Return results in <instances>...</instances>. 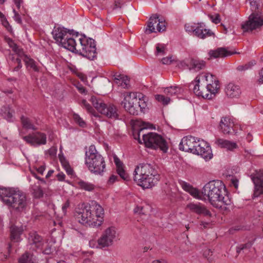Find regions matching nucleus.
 <instances>
[{
  "instance_id": "1",
  "label": "nucleus",
  "mask_w": 263,
  "mask_h": 263,
  "mask_svg": "<svg viewBox=\"0 0 263 263\" xmlns=\"http://www.w3.org/2000/svg\"><path fill=\"white\" fill-rule=\"evenodd\" d=\"M203 197H208L210 203L215 208H221L223 205H230L231 200L227 190L221 180H213L206 183L202 189Z\"/></svg>"
},
{
  "instance_id": "2",
  "label": "nucleus",
  "mask_w": 263,
  "mask_h": 263,
  "mask_svg": "<svg viewBox=\"0 0 263 263\" xmlns=\"http://www.w3.org/2000/svg\"><path fill=\"white\" fill-rule=\"evenodd\" d=\"M0 200L17 213H25L29 203L26 193L14 187H0Z\"/></svg>"
},
{
  "instance_id": "3",
  "label": "nucleus",
  "mask_w": 263,
  "mask_h": 263,
  "mask_svg": "<svg viewBox=\"0 0 263 263\" xmlns=\"http://www.w3.org/2000/svg\"><path fill=\"white\" fill-rule=\"evenodd\" d=\"M262 0H249L252 13L248 20L241 25L244 32H251L263 25Z\"/></svg>"
},
{
  "instance_id": "4",
  "label": "nucleus",
  "mask_w": 263,
  "mask_h": 263,
  "mask_svg": "<svg viewBox=\"0 0 263 263\" xmlns=\"http://www.w3.org/2000/svg\"><path fill=\"white\" fill-rule=\"evenodd\" d=\"M85 164L89 170L96 175H102L106 164L104 158L97 151L94 145H91L85 152Z\"/></svg>"
},
{
  "instance_id": "5",
  "label": "nucleus",
  "mask_w": 263,
  "mask_h": 263,
  "mask_svg": "<svg viewBox=\"0 0 263 263\" xmlns=\"http://www.w3.org/2000/svg\"><path fill=\"white\" fill-rule=\"evenodd\" d=\"M142 139L146 147L155 150L159 149L164 153L167 152L168 149L167 142L160 135L151 132L143 134Z\"/></svg>"
},
{
  "instance_id": "6",
  "label": "nucleus",
  "mask_w": 263,
  "mask_h": 263,
  "mask_svg": "<svg viewBox=\"0 0 263 263\" xmlns=\"http://www.w3.org/2000/svg\"><path fill=\"white\" fill-rule=\"evenodd\" d=\"M74 217L81 224L86 227H94V214L92 213L91 205L82 203L76 208Z\"/></svg>"
},
{
  "instance_id": "7",
  "label": "nucleus",
  "mask_w": 263,
  "mask_h": 263,
  "mask_svg": "<svg viewBox=\"0 0 263 263\" xmlns=\"http://www.w3.org/2000/svg\"><path fill=\"white\" fill-rule=\"evenodd\" d=\"M81 49L77 50V53L89 60L97 59L96 44L95 41L91 38H87L84 35L83 37L79 39Z\"/></svg>"
},
{
  "instance_id": "8",
  "label": "nucleus",
  "mask_w": 263,
  "mask_h": 263,
  "mask_svg": "<svg viewBox=\"0 0 263 263\" xmlns=\"http://www.w3.org/2000/svg\"><path fill=\"white\" fill-rule=\"evenodd\" d=\"M205 62L198 58H186L179 62L178 66L183 69H187L190 70L198 71L205 67Z\"/></svg>"
},
{
  "instance_id": "9",
  "label": "nucleus",
  "mask_w": 263,
  "mask_h": 263,
  "mask_svg": "<svg viewBox=\"0 0 263 263\" xmlns=\"http://www.w3.org/2000/svg\"><path fill=\"white\" fill-rule=\"evenodd\" d=\"M196 143L193 154L200 155L206 160H210L213 157V154L210 144L203 140H198Z\"/></svg>"
},
{
  "instance_id": "10",
  "label": "nucleus",
  "mask_w": 263,
  "mask_h": 263,
  "mask_svg": "<svg viewBox=\"0 0 263 263\" xmlns=\"http://www.w3.org/2000/svg\"><path fill=\"white\" fill-rule=\"evenodd\" d=\"M134 180L137 184L144 189H149L155 186L159 180L160 176L156 177L152 175H146V176H142L138 175L136 174H133Z\"/></svg>"
},
{
  "instance_id": "11",
  "label": "nucleus",
  "mask_w": 263,
  "mask_h": 263,
  "mask_svg": "<svg viewBox=\"0 0 263 263\" xmlns=\"http://www.w3.org/2000/svg\"><path fill=\"white\" fill-rule=\"evenodd\" d=\"M133 174H136L139 175V177L146 176V175H152L156 177L160 176L156 170L155 166L147 163H140L136 166Z\"/></svg>"
},
{
  "instance_id": "12",
  "label": "nucleus",
  "mask_w": 263,
  "mask_h": 263,
  "mask_svg": "<svg viewBox=\"0 0 263 263\" xmlns=\"http://www.w3.org/2000/svg\"><path fill=\"white\" fill-rule=\"evenodd\" d=\"M46 135L44 133L36 132L23 137V139L33 146L44 145L46 143Z\"/></svg>"
},
{
  "instance_id": "13",
  "label": "nucleus",
  "mask_w": 263,
  "mask_h": 263,
  "mask_svg": "<svg viewBox=\"0 0 263 263\" xmlns=\"http://www.w3.org/2000/svg\"><path fill=\"white\" fill-rule=\"evenodd\" d=\"M116 232L115 228H107L98 239V245L101 248L107 247L112 244L113 240L116 237Z\"/></svg>"
},
{
  "instance_id": "14",
  "label": "nucleus",
  "mask_w": 263,
  "mask_h": 263,
  "mask_svg": "<svg viewBox=\"0 0 263 263\" xmlns=\"http://www.w3.org/2000/svg\"><path fill=\"white\" fill-rule=\"evenodd\" d=\"M251 178L254 184L253 198L263 195V170L257 173L255 175H251Z\"/></svg>"
},
{
  "instance_id": "15",
  "label": "nucleus",
  "mask_w": 263,
  "mask_h": 263,
  "mask_svg": "<svg viewBox=\"0 0 263 263\" xmlns=\"http://www.w3.org/2000/svg\"><path fill=\"white\" fill-rule=\"evenodd\" d=\"M197 141L194 137L187 136L183 137L179 145V149L180 151L191 153H194V149L197 145Z\"/></svg>"
},
{
  "instance_id": "16",
  "label": "nucleus",
  "mask_w": 263,
  "mask_h": 263,
  "mask_svg": "<svg viewBox=\"0 0 263 263\" xmlns=\"http://www.w3.org/2000/svg\"><path fill=\"white\" fill-rule=\"evenodd\" d=\"M193 34L196 37L204 39L207 37L213 36L215 37V35L210 29L205 28V25L204 23L201 22L195 25Z\"/></svg>"
},
{
  "instance_id": "17",
  "label": "nucleus",
  "mask_w": 263,
  "mask_h": 263,
  "mask_svg": "<svg viewBox=\"0 0 263 263\" xmlns=\"http://www.w3.org/2000/svg\"><path fill=\"white\" fill-rule=\"evenodd\" d=\"M186 208L192 212L198 215H203L205 216H211V213L206 206L200 203H190L186 205Z\"/></svg>"
},
{
  "instance_id": "18",
  "label": "nucleus",
  "mask_w": 263,
  "mask_h": 263,
  "mask_svg": "<svg viewBox=\"0 0 263 263\" xmlns=\"http://www.w3.org/2000/svg\"><path fill=\"white\" fill-rule=\"evenodd\" d=\"M234 123L229 117H222L219 123V128L224 134H235L233 128Z\"/></svg>"
},
{
  "instance_id": "19",
  "label": "nucleus",
  "mask_w": 263,
  "mask_h": 263,
  "mask_svg": "<svg viewBox=\"0 0 263 263\" xmlns=\"http://www.w3.org/2000/svg\"><path fill=\"white\" fill-rule=\"evenodd\" d=\"M92 213L94 214V227H99L102 224L103 221L104 210L99 204L95 203L91 205Z\"/></svg>"
},
{
  "instance_id": "20",
  "label": "nucleus",
  "mask_w": 263,
  "mask_h": 263,
  "mask_svg": "<svg viewBox=\"0 0 263 263\" xmlns=\"http://www.w3.org/2000/svg\"><path fill=\"white\" fill-rule=\"evenodd\" d=\"M101 114L113 120L119 119V114L117 107L112 104H106L102 110Z\"/></svg>"
},
{
  "instance_id": "21",
  "label": "nucleus",
  "mask_w": 263,
  "mask_h": 263,
  "mask_svg": "<svg viewBox=\"0 0 263 263\" xmlns=\"http://www.w3.org/2000/svg\"><path fill=\"white\" fill-rule=\"evenodd\" d=\"M200 79L199 78L196 77L195 79L194 82H192L189 85L190 89L193 88L194 93L198 97H201L203 98L211 99V95L206 92V89L201 90L199 88Z\"/></svg>"
},
{
  "instance_id": "22",
  "label": "nucleus",
  "mask_w": 263,
  "mask_h": 263,
  "mask_svg": "<svg viewBox=\"0 0 263 263\" xmlns=\"http://www.w3.org/2000/svg\"><path fill=\"white\" fill-rule=\"evenodd\" d=\"M238 53L236 51H232L228 50V48L219 47L215 50H210L209 54L211 58H225L234 54Z\"/></svg>"
},
{
  "instance_id": "23",
  "label": "nucleus",
  "mask_w": 263,
  "mask_h": 263,
  "mask_svg": "<svg viewBox=\"0 0 263 263\" xmlns=\"http://www.w3.org/2000/svg\"><path fill=\"white\" fill-rule=\"evenodd\" d=\"M124 96V98L123 100L121 102V105L123 106L125 110L128 112V108L133 106L135 103L138 101V99L135 93L127 92Z\"/></svg>"
},
{
  "instance_id": "24",
  "label": "nucleus",
  "mask_w": 263,
  "mask_h": 263,
  "mask_svg": "<svg viewBox=\"0 0 263 263\" xmlns=\"http://www.w3.org/2000/svg\"><path fill=\"white\" fill-rule=\"evenodd\" d=\"M28 241L30 245L34 246L36 249L42 250L43 246V238L36 232L32 231L29 233Z\"/></svg>"
},
{
  "instance_id": "25",
  "label": "nucleus",
  "mask_w": 263,
  "mask_h": 263,
  "mask_svg": "<svg viewBox=\"0 0 263 263\" xmlns=\"http://www.w3.org/2000/svg\"><path fill=\"white\" fill-rule=\"evenodd\" d=\"M114 160L116 165L117 172L120 178L126 181L129 180V175L125 171L122 162L116 156L114 157Z\"/></svg>"
},
{
  "instance_id": "26",
  "label": "nucleus",
  "mask_w": 263,
  "mask_h": 263,
  "mask_svg": "<svg viewBox=\"0 0 263 263\" xmlns=\"http://www.w3.org/2000/svg\"><path fill=\"white\" fill-rule=\"evenodd\" d=\"M226 95L229 98H237L239 96L241 91L239 86L233 83H230L225 88Z\"/></svg>"
},
{
  "instance_id": "27",
  "label": "nucleus",
  "mask_w": 263,
  "mask_h": 263,
  "mask_svg": "<svg viewBox=\"0 0 263 263\" xmlns=\"http://www.w3.org/2000/svg\"><path fill=\"white\" fill-rule=\"evenodd\" d=\"M52 34L54 39L59 44L65 39V36L67 35L66 28L61 27H54Z\"/></svg>"
},
{
  "instance_id": "28",
  "label": "nucleus",
  "mask_w": 263,
  "mask_h": 263,
  "mask_svg": "<svg viewBox=\"0 0 263 263\" xmlns=\"http://www.w3.org/2000/svg\"><path fill=\"white\" fill-rule=\"evenodd\" d=\"M181 185L183 189L189 193L194 198L197 199L202 198L203 195L196 188L194 187L192 185L185 182H183Z\"/></svg>"
},
{
  "instance_id": "29",
  "label": "nucleus",
  "mask_w": 263,
  "mask_h": 263,
  "mask_svg": "<svg viewBox=\"0 0 263 263\" xmlns=\"http://www.w3.org/2000/svg\"><path fill=\"white\" fill-rule=\"evenodd\" d=\"M59 44L71 52H77L76 41L73 38L65 37Z\"/></svg>"
},
{
  "instance_id": "30",
  "label": "nucleus",
  "mask_w": 263,
  "mask_h": 263,
  "mask_svg": "<svg viewBox=\"0 0 263 263\" xmlns=\"http://www.w3.org/2000/svg\"><path fill=\"white\" fill-rule=\"evenodd\" d=\"M215 144L221 148H225L230 151L236 148L237 147L235 142L220 138L216 140Z\"/></svg>"
},
{
  "instance_id": "31",
  "label": "nucleus",
  "mask_w": 263,
  "mask_h": 263,
  "mask_svg": "<svg viewBox=\"0 0 263 263\" xmlns=\"http://www.w3.org/2000/svg\"><path fill=\"white\" fill-rule=\"evenodd\" d=\"M31 192L33 197L36 199H40L44 196V191L39 182L31 185Z\"/></svg>"
},
{
  "instance_id": "32",
  "label": "nucleus",
  "mask_w": 263,
  "mask_h": 263,
  "mask_svg": "<svg viewBox=\"0 0 263 263\" xmlns=\"http://www.w3.org/2000/svg\"><path fill=\"white\" fill-rule=\"evenodd\" d=\"M23 231L21 227H18L15 226H12L10 227V236L12 240L14 241H19L20 240V236Z\"/></svg>"
},
{
  "instance_id": "33",
  "label": "nucleus",
  "mask_w": 263,
  "mask_h": 263,
  "mask_svg": "<svg viewBox=\"0 0 263 263\" xmlns=\"http://www.w3.org/2000/svg\"><path fill=\"white\" fill-rule=\"evenodd\" d=\"M4 40L5 42H6L10 48L12 49V50L16 53L18 55H20L23 53V49L20 48L17 45L14 43V41L11 39L10 37L5 36L4 37Z\"/></svg>"
},
{
  "instance_id": "34",
  "label": "nucleus",
  "mask_w": 263,
  "mask_h": 263,
  "mask_svg": "<svg viewBox=\"0 0 263 263\" xmlns=\"http://www.w3.org/2000/svg\"><path fill=\"white\" fill-rule=\"evenodd\" d=\"M90 101L95 108L100 113L106 105L102 100L94 96L91 97Z\"/></svg>"
},
{
  "instance_id": "35",
  "label": "nucleus",
  "mask_w": 263,
  "mask_h": 263,
  "mask_svg": "<svg viewBox=\"0 0 263 263\" xmlns=\"http://www.w3.org/2000/svg\"><path fill=\"white\" fill-rule=\"evenodd\" d=\"M2 116L8 121L12 122L13 120V111L9 106H4L1 109Z\"/></svg>"
},
{
  "instance_id": "36",
  "label": "nucleus",
  "mask_w": 263,
  "mask_h": 263,
  "mask_svg": "<svg viewBox=\"0 0 263 263\" xmlns=\"http://www.w3.org/2000/svg\"><path fill=\"white\" fill-rule=\"evenodd\" d=\"M21 121L23 128L34 130L36 129L35 126L32 123L28 117L22 116Z\"/></svg>"
},
{
  "instance_id": "37",
  "label": "nucleus",
  "mask_w": 263,
  "mask_h": 263,
  "mask_svg": "<svg viewBox=\"0 0 263 263\" xmlns=\"http://www.w3.org/2000/svg\"><path fill=\"white\" fill-rule=\"evenodd\" d=\"M219 88V81L215 80L213 84H209L206 85V92H210L209 95H215Z\"/></svg>"
},
{
  "instance_id": "38",
  "label": "nucleus",
  "mask_w": 263,
  "mask_h": 263,
  "mask_svg": "<svg viewBox=\"0 0 263 263\" xmlns=\"http://www.w3.org/2000/svg\"><path fill=\"white\" fill-rule=\"evenodd\" d=\"M182 89L181 87L177 86L166 87L164 89V92L167 96H172L177 94L181 93Z\"/></svg>"
},
{
  "instance_id": "39",
  "label": "nucleus",
  "mask_w": 263,
  "mask_h": 263,
  "mask_svg": "<svg viewBox=\"0 0 263 263\" xmlns=\"http://www.w3.org/2000/svg\"><path fill=\"white\" fill-rule=\"evenodd\" d=\"M78 184L79 186V187L82 190L89 192L93 191L95 187L94 184L83 180L79 181L78 182Z\"/></svg>"
},
{
  "instance_id": "40",
  "label": "nucleus",
  "mask_w": 263,
  "mask_h": 263,
  "mask_svg": "<svg viewBox=\"0 0 263 263\" xmlns=\"http://www.w3.org/2000/svg\"><path fill=\"white\" fill-rule=\"evenodd\" d=\"M82 104L87 109V110L89 112L91 113L95 117L98 118L100 117L99 114L96 112L94 109L86 101V100H83L82 101Z\"/></svg>"
},
{
  "instance_id": "41",
  "label": "nucleus",
  "mask_w": 263,
  "mask_h": 263,
  "mask_svg": "<svg viewBox=\"0 0 263 263\" xmlns=\"http://www.w3.org/2000/svg\"><path fill=\"white\" fill-rule=\"evenodd\" d=\"M32 255L26 252L18 259L19 263H30L32 260Z\"/></svg>"
},
{
  "instance_id": "42",
  "label": "nucleus",
  "mask_w": 263,
  "mask_h": 263,
  "mask_svg": "<svg viewBox=\"0 0 263 263\" xmlns=\"http://www.w3.org/2000/svg\"><path fill=\"white\" fill-rule=\"evenodd\" d=\"M155 98L158 102L161 103L164 105H167L170 101V97H165L162 95H156L155 96Z\"/></svg>"
},
{
  "instance_id": "43",
  "label": "nucleus",
  "mask_w": 263,
  "mask_h": 263,
  "mask_svg": "<svg viewBox=\"0 0 263 263\" xmlns=\"http://www.w3.org/2000/svg\"><path fill=\"white\" fill-rule=\"evenodd\" d=\"M255 240H256V238H254L253 240V241H249L248 243H246L245 244H241L240 246L237 247V248H236L237 253L238 254H239V253H240V252L241 250H243L246 249L250 248Z\"/></svg>"
},
{
  "instance_id": "44",
  "label": "nucleus",
  "mask_w": 263,
  "mask_h": 263,
  "mask_svg": "<svg viewBox=\"0 0 263 263\" xmlns=\"http://www.w3.org/2000/svg\"><path fill=\"white\" fill-rule=\"evenodd\" d=\"M73 119L75 122L78 124L80 126L82 127H84L86 126V122L83 120L82 118L80 117V116L78 114H73Z\"/></svg>"
},
{
  "instance_id": "45",
  "label": "nucleus",
  "mask_w": 263,
  "mask_h": 263,
  "mask_svg": "<svg viewBox=\"0 0 263 263\" xmlns=\"http://www.w3.org/2000/svg\"><path fill=\"white\" fill-rule=\"evenodd\" d=\"M153 20L154 18H149L147 26L146 29V32L148 34L156 32L154 23H153Z\"/></svg>"
},
{
  "instance_id": "46",
  "label": "nucleus",
  "mask_w": 263,
  "mask_h": 263,
  "mask_svg": "<svg viewBox=\"0 0 263 263\" xmlns=\"http://www.w3.org/2000/svg\"><path fill=\"white\" fill-rule=\"evenodd\" d=\"M139 105L138 103V101L135 102L134 105L132 106L131 107H129L128 108V111L129 114L132 115H137L138 114V108H139Z\"/></svg>"
},
{
  "instance_id": "47",
  "label": "nucleus",
  "mask_w": 263,
  "mask_h": 263,
  "mask_svg": "<svg viewBox=\"0 0 263 263\" xmlns=\"http://www.w3.org/2000/svg\"><path fill=\"white\" fill-rule=\"evenodd\" d=\"M142 99L140 98H139L138 100V103L139 108L140 109L141 111H142L143 110L145 109V108L147 107V104L146 101H145L146 97H142Z\"/></svg>"
},
{
  "instance_id": "48",
  "label": "nucleus",
  "mask_w": 263,
  "mask_h": 263,
  "mask_svg": "<svg viewBox=\"0 0 263 263\" xmlns=\"http://www.w3.org/2000/svg\"><path fill=\"white\" fill-rule=\"evenodd\" d=\"M254 64V62H251L243 65H239L237 67V70L238 71H245L250 69Z\"/></svg>"
},
{
  "instance_id": "49",
  "label": "nucleus",
  "mask_w": 263,
  "mask_h": 263,
  "mask_svg": "<svg viewBox=\"0 0 263 263\" xmlns=\"http://www.w3.org/2000/svg\"><path fill=\"white\" fill-rule=\"evenodd\" d=\"M208 16L213 23L217 24L220 22V16L218 13H216L214 15L209 14Z\"/></svg>"
},
{
  "instance_id": "50",
  "label": "nucleus",
  "mask_w": 263,
  "mask_h": 263,
  "mask_svg": "<svg viewBox=\"0 0 263 263\" xmlns=\"http://www.w3.org/2000/svg\"><path fill=\"white\" fill-rule=\"evenodd\" d=\"M26 64L33 69L34 71H39V69L35 64V62L32 59H29L28 61H26Z\"/></svg>"
},
{
  "instance_id": "51",
  "label": "nucleus",
  "mask_w": 263,
  "mask_h": 263,
  "mask_svg": "<svg viewBox=\"0 0 263 263\" xmlns=\"http://www.w3.org/2000/svg\"><path fill=\"white\" fill-rule=\"evenodd\" d=\"M165 46L163 44H158L156 47V54H165Z\"/></svg>"
},
{
  "instance_id": "52",
  "label": "nucleus",
  "mask_w": 263,
  "mask_h": 263,
  "mask_svg": "<svg viewBox=\"0 0 263 263\" xmlns=\"http://www.w3.org/2000/svg\"><path fill=\"white\" fill-rule=\"evenodd\" d=\"M166 27L165 25V22L162 21L158 20V23L157 25V30L159 32H162L165 30Z\"/></svg>"
},
{
  "instance_id": "53",
  "label": "nucleus",
  "mask_w": 263,
  "mask_h": 263,
  "mask_svg": "<svg viewBox=\"0 0 263 263\" xmlns=\"http://www.w3.org/2000/svg\"><path fill=\"white\" fill-rule=\"evenodd\" d=\"M121 85L124 88H127L129 85V80L127 76H124L121 80Z\"/></svg>"
},
{
  "instance_id": "54",
  "label": "nucleus",
  "mask_w": 263,
  "mask_h": 263,
  "mask_svg": "<svg viewBox=\"0 0 263 263\" xmlns=\"http://www.w3.org/2000/svg\"><path fill=\"white\" fill-rule=\"evenodd\" d=\"M59 157L60 161L61 162L62 165L64 168H65L70 165L68 161L66 159V158L63 155H61L60 154H59Z\"/></svg>"
},
{
  "instance_id": "55",
  "label": "nucleus",
  "mask_w": 263,
  "mask_h": 263,
  "mask_svg": "<svg viewBox=\"0 0 263 263\" xmlns=\"http://www.w3.org/2000/svg\"><path fill=\"white\" fill-rule=\"evenodd\" d=\"M124 4L123 0H116L114 3V5L112 8L113 10L120 9Z\"/></svg>"
},
{
  "instance_id": "56",
  "label": "nucleus",
  "mask_w": 263,
  "mask_h": 263,
  "mask_svg": "<svg viewBox=\"0 0 263 263\" xmlns=\"http://www.w3.org/2000/svg\"><path fill=\"white\" fill-rule=\"evenodd\" d=\"M76 87L78 90L79 92L82 94H86L87 90L86 88L80 83H78L76 85Z\"/></svg>"
},
{
  "instance_id": "57",
  "label": "nucleus",
  "mask_w": 263,
  "mask_h": 263,
  "mask_svg": "<svg viewBox=\"0 0 263 263\" xmlns=\"http://www.w3.org/2000/svg\"><path fill=\"white\" fill-rule=\"evenodd\" d=\"M173 61L172 56L165 57L162 59L161 62L163 64L168 65L171 64Z\"/></svg>"
},
{
  "instance_id": "58",
  "label": "nucleus",
  "mask_w": 263,
  "mask_h": 263,
  "mask_svg": "<svg viewBox=\"0 0 263 263\" xmlns=\"http://www.w3.org/2000/svg\"><path fill=\"white\" fill-rule=\"evenodd\" d=\"M16 63L17 64V66H15L12 68V71H18L22 67V64L21 62V59H16Z\"/></svg>"
},
{
  "instance_id": "59",
  "label": "nucleus",
  "mask_w": 263,
  "mask_h": 263,
  "mask_svg": "<svg viewBox=\"0 0 263 263\" xmlns=\"http://www.w3.org/2000/svg\"><path fill=\"white\" fill-rule=\"evenodd\" d=\"M53 249L51 248V246L47 245L46 248L42 251L44 254L49 255L52 253Z\"/></svg>"
},
{
  "instance_id": "60",
  "label": "nucleus",
  "mask_w": 263,
  "mask_h": 263,
  "mask_svg": "<svg viewBox=\"0 0 263 263\" xmlns=\"http://www.w3.org/2000/svg\"><path fill=\"white\" fill-rule=\"evenodd\" d=\"M212 254L213 252L211 249H206L203 252V256L211 261L212 259L210 258V256L212 255Z\"/></svg>"
},
{
  "instance_id": "61",
  "label": "nucleus",
  "mask_w": 263,
  "mask_h": 263,
  "mask_svg": "<svg viewBox=\"0 0 263 263\" xmlns=\"http://www.w3.org/2000/svg\"><path fill=\"white\" fill-rule=\"evenodd\" d=\"M118 176L117 175H111L108 180V184H113L115 181H118Z\"/></svg>"
},
{
  "instance_id": "62",
  "label": "nucleus",
  "mask_w": 263,
  "mask_h": 263,
  "mask_svg": "<svg viewBox=\"0 0 263 263\" xmlns=\"http://www.w3.org/2000/svg\"><path fill=\"white\" fill-rule=\"evenodd\" d=\"M9 59L11 61V62L9 63V66L10 67H11L13 66V64L16 63V59H20L18 58H15V55L14 54H11L9 55Z\"/></svg>"
},
{
  "instance_id": "63",
  "label": "nucleus",
  "mask_w": 263,
  "mask_h": 263,
  "mask_svg": "<svg viewBox=\"0 0 263 263\" xmlns=\"http://www.w3.org/2000/svg\"><path fill=\"white\" fill-rule=\"evenodd\" d=\"M66 33L69 34L70 35H76V36L77 37L79 35V32L75 31L73 29L70 30L66 28Z\"/></svg>"
},
{
  "instance_id": "64",
  "label": "nucleus",
  "mask_w": 263,
  "mask_h": 263,
  "mask_svg": "<svg viewBox=\"0 0 263 263\" xmlns=\"http://www.w3.org/2000/svg\"><path fill=\"white\" fill-rule=\"evenodd\" d=\"M57 177L59 181H62L64 180L65 178V175L63 173L60 172L57 174Z\"/></svg>"
}]
</instances>
